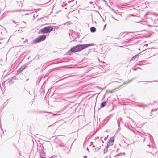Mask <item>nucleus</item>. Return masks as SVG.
I'll return each instance as SVG.
<instances>
[{
  "mask_svg": "<svg viewBox=\"0 0 158 158\" xmlns=\"http://www.w3.org/2000/svg\"><path fill=\"white\" fill-rule=\"evenodd\" d=\"M94 45V43H89L87 44L77 45L74 46L73 48H72L70 49V51L68 52H79L89 46H92Z\"/></svg>",
  "mask_w": 158,
  "mask_h": 158,
  "instance_id": "obj_1",
  "label": "nucleus"
},
{
  "mask_svg": "<svg viewBox=\"0 0 158 158\" xmlns=\"http://www.w3.org/2000/svg\"><path fill=\"white\" fill-rule=\"evenodd\" d=\"M53 27L52 26H48L45 27L40 30V32L42 34L47 33H49L53 30Z\"/></svg>",
  "mask_w": 158,
  "mask_h": 158,
  "instance_id": "obj_2",
  "label": "nucleus"
},
{
  "mask_svg": "<svg viewBox=\"0 0 158 158\" xmlns=\"http://www.w3.org/2000/svg\"><path fill=\"white\" fill-rule=\"evenodd\" d=\"M46 35H42L39 37H38L37 39V41L36 42H39L42 41L46 39Z\"/></svg>",
  "mask_w": 158,
  "mask_h": 158,
  "instance_id": "obj_3",
  "label": "nucleus"
},
{
  "mask_svg": "<svg viewBox=\"0 0 158 158\" xmlns=\"http://www.w3.org/2000/svg\"><path fill=\"white\" fill-rule=\"evenodd\" d=\"M106 101H104L102 102L101 104L100 107L101 108L104 107L106 105Z\"/></svg>",
  "mask_w": 158,
  "mask_h": 158,
  "instance_id": "obj_4",
  "label": "nucleus"
},
{
  "mask_svg": "<svg viewBox=\"0 0 158 158\" xmlns=\"http://www.w3.org/2000/svg\"><path fill=\"white\" fill-rule=\"evenodd\" d=\"M113 142L108 141L107 143V147L113 145Z\"/></svg>",
  "mask_w": 158,
  "mask_h": 158,
  "instance_id": "obj_5",
  "label": "nucleus"
},
{
  "mask_svg": "<svg viewBox=\"0 0 158 158\" xmlns=\"http://www.w3.org/2000/svg\"><path fill=\"white\" fill-rule=\"evenodd\" d=\"M90 29V31L92 32H94L96 31V28L94 27H92Z\"/></svg>",
  "mask_w": 158,
  "mask_h": 158,
  "instance_id": "obj_6",
  "label": "nucleus"
},
{
  "mask_svg": "<svg viewBox=\"0 0 158 158\" xmlns=\"http://www.w3.org/2000/svg\"><path fill=\"white\" fill-rule=\"evenodd\" d=\"M122 118L121 117H119L117 119V123L118 126H119L120 124V121L122 120Z\"/></svg>",
  "mask_w": 158,
  "mask_h": 158,
  "instance_id": "obj_7",
  "label": "nucleus"
},
{
  "mask_svg": "<svg viewBox=\"0 0 158 158\" xmlns=\"http://www.w3.org/2000/svg\"><path fill=\"white\" fill-rule=\"evenodd\" d=\"M25 69V68H23L21 67L20 68L19 70H18V72H21L22 71H23L24 69Z\"/></svg>",
  "mask_w": 158,
  "mask_h": 158,
  "instance_id": "obj_8",
  "label": "nucleus"
},
{
  "mask_svg": "<svg viewBox=\"0 0 158 158\" xmlns=\"http://www.w3.org/2000/svg\"><path fill=\"white\" fill-rule=\"evenodd\" d=\"M109 141L113 142L114 141V137H111L110 138V139Z\"/></svg>",
  "mask_w": 158,
  "mask_h": 158,
  "instance_id": "obj_9",
  "label": "nucleus"
},
{
  "mask_svg": "<svg viewBox=\"0 0 158 158\" xmlns=\"http://www.w3.org/2000/svg\"><path fill=\"white\" fill-rule=\"evenodd\" d=\"M104 153H106L107 152V149H105L103 151Z\"/></svg>",
  "mask_w": 158,
  "mask_h": 158,
  "instance_id": "obj_10",
  "label": "nucleus"
},
{
  "mask_svg": "<svg viewBox=\"0 0 158 158\" xmlns=\"http://www.w3.org/2000/svg\"><path fill=\"white\" fill-rule=\"evenodd\" d=\"M119 156V155H116L114 156V158H117Z\"/></svg>",
  "mask_w": 158,
  "mask_h": 158,
  "instance_id": "obj_11",
  "label": "nucleus"
},
{
  "mask_svg": "<svg viewBox=\"0 0 158 158\" xmlns=\"http://www.w3.org/2000/svg\"><path fill=\"white\" fill-rule=\"evenodd\" d=\"M102 142V143H103V141L102 140H100V141H98V143H101V142Z\"/></svg>",
  "mask_w": 158,
  "mask_h": 158,
  "instance_id": "obj_12",
  "label": "nucleus"
},
{
  "mask_svg": "<svg viewBox=\"0 0 158 158\" xmlns=\"http://www.w3.org/2000/svg\"><path fill=\"white\" fill-rule=\"evenodd\" d=\"M106 24H105V25L104 26V28H103V30H104L105 28H106Z\"/></svg>",
  "mask_w": 158,
  "mask_h": 158,
  "instance_id": "obj_13",
  "label": "nucleus"
},
{
  "mask_svg": "<svg viewBox=\"0 0 158 158\" xmlns=\"http://www.w3.org/2000/svg\"><path fill=\"white\" fill-rule=\"evenodd\" d=\"M152 115H151L150 116H151V117H150V118H148V117H147V118L148 119H150V118H152Z\"/></svg>",
  "mask_w": 158,
  "mask_h": 158,
  "instance_id": "obj_14",
  "label": "nucleus"
},
{
  "mask_svg": "<svg viewBox=\"0 0 158 158\" xmlns=\"http://www.w3.org/2000/svg\"><path fill=\"white\" fill-rule=\"evenodd\" d=\"M48 158H55V157L53 156L52 157H49Z\"/></svg>",
  "mask_w": 158,
  "mask_h": 158,
  "instance_id": "obj_15",
  "label": "nucleus"
},
{
  "mask_svg": "<svg viewBox=\"0 0 158 158\" xmlns=\"http://www.w3.org/2000/svg\"><path fill=\"white\" fill-rule=\"evenodd\" d=\"M84 158H87V156H84Z\"/></svg>",
  "mask_w": 158,
  "mask_h": 158,
  "instance_id": "obj_16",
  "label": "nucleus"
},
{
  "mask_svg": "<svg viewBox=\"0 0 158 158\" xmlns=\"http://www.w3.org/2000/svg\"><path fill=\"white\" fill-rule=\"evenodd\" d=\"M107 137H108V136H107V137H105V138H104V139H105V140H106V139H107Z\"/></svg>",
  "mask_w": 158,
  "mask_h": 158,
  "instance_id": "obj_17",
  "label": "nucleus"
},
{
  "mask_svg": "<svg viewBox=\"0 0 158 158\" xmlns=\"http://www.w3.org/2000/svg\"><path fill=\"white\" fill-rule=\"evenodd\" d=\"M148 44H145V46H148Z\"/></svg>",
  "mask_w": 158,
  "mask_h": 158,
  "instance_id": "obj_18",
  "label": "nucleus"
},
{
  "mask_svg": "<svg viewBox=\"0 0 158 158\" xmlns=\"http://www.w3.org/2000/svg\"><path fill=\"white\" fill-rule=\"evenodd\" d=\"M154 111V110H153V109H152V110H151V111Z\"/></svg>",
  "mask_w": 158,
  "mask_h": 158,
  "instance_id": "obj_19",
  "label": "nucleus"
},
{
  "mask_svg": "<svg viewBox=\"0 0 158 158\" xmlns=\"http://www.w3.org/2000/svg\"><path fill=\"white\" fill-rule=\"evenodd\" d=\"M112 18H113L114 19H115V20H116V19L115 18H114V17H113Z\"/></svg>",
  "mask_w": 158,
  "mask_h": 158,
  "instance_id": "obj_20",
  "label": "nucleus"
},
{
  "mask_svg": "<svg viewBox=\"0 0 158 158\" xmlns=\"http://www.w3.org/2000/svg\"><path fill=\"white\" fill-rule=\"evenodd\" d=\"M45 158V157H41V158Z\"/></svg>",
  "mask_w": 158,
  "mask_h": 158,
  "instance_id": "obj_21",
  "label": "nucleus"
},
{
  "mask_svg": "<svg viewBox=\"0 0 158 158\" xmlns=\"http://www.w3.org/2000/svg\"><path fill=\"white\" fill-rule=\"evenodd\" d=\"M27 40H25V42H27Z\"/></svg>",
  "mask_w": 158,
  "mask_h": 158,
  "instance_id": "obj_22",
  "label": "nucleus"
},
{
  "mask_svg": "<svg viewBox=\"0 0 158 158\" xmlns=\"http://www.w3.org/2000/svg\"><path fill=\"white\" fill-rule=\"evenodd\" d=\"M23 39H24V38H22V40H23Z\"/></svg>",
  "mask_w": 158,
  "mask_h": 158,
  "instance_id": "obj_23",
  "label": "nucleus"
},
{
  "mask_svg": "<svg viewBox=\"0 0 158 158\" xmlns=\"http://www.w3.org/2000/svg\"><path fill=\"white\" fill-rule=\"evenodd\" d=\"M23 22L24 23H26L25 22H24V21H23Z\"/></svg>",
  "mask_w": 158,
  "mask_h": 158,
  "instance_id": "obj_24",
  "label": "nucleus"
},
{
  "mask_svg": "<svg viewBox=\"0 0 158 158\" xmlns=\"http://www.w3.org/2000/svg\"><path fill=\"white\" fill-rule=\"evenodd\" d=\"M147 145L148 146H150V145Z\"/></svg>",
  "mask_w": 158,
  "mask_h": 158,
  "instance_id": "obj_25",
  "label": "nucleus"
},
{
  "mask_svg": "<svg viewBox=\"0 0 158 158\" xmlns=\"http://www.w3.org/2000/svg\"><path fill=\"white\" fill-rule=\"evenodd\" d=\"M125 34V33H123L122 35Z\"/></svg>",
  "mask_w": 158,
  "mask_h": 158,
  "instance_id": "obj_26",
  "label": "nucleus"
}]
</instances>
